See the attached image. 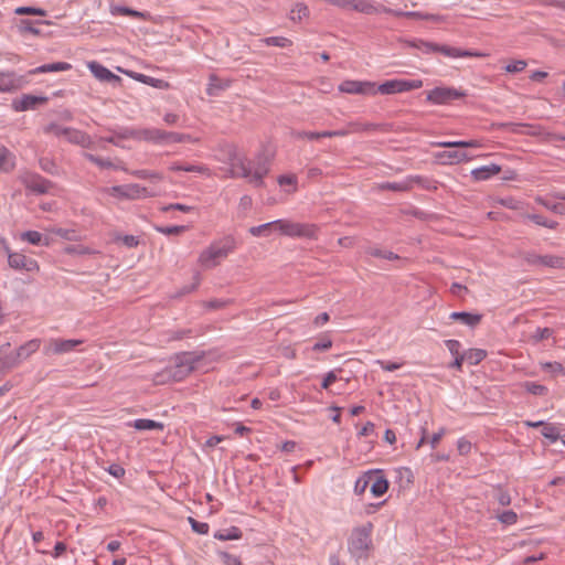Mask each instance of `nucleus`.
<instances>
[{
    "label": "nucleus",
    "mask_w": 565,
    "mask_h": 565,
    "mask_svg": "<svg viewBox=\"0 0 565 565\" xmlns=\"http://www.w3.org/2000/svg\"><path fill=\"white\" fill-rule=\"evenodd\" d=\"M372 531L373 524L370 522L352 530L348 540V548L354 558H367L372 547Z\"/></svg>",
    "instance_id": "nucleus-1"
},
{
    "label": "nucleus",
    "mask_w": 565,
    "mask_h": 565,
    "mask_svg": "<svg viewBox=\"0 0 565 565\" xmlns=\"http://www.w3.org/2000/svg\"><path fill=\"white\" fill-rule=\"evenodd\" d=\"M407 46L416 49L420 51L423 54H435L440 53L447 57H471V56H479L480 54L468 51V50H461L458 47H452L444 44H438L435 42H428L424 41L422 39H415L406 42Z\"/></svg>",
    "instance_id": "nucleus-2"
},
{
    "label": "nucleus",
    "mask_w": 565,
    "mask_h": 565,
    "mask_svg": "<svg viewBox=\"0 0 565 565\" xmlns=\"http://www.w3.org/2000/svg\"><path fill=\"white\" fill-rule=\"evenodd\" d=\"M235 238L231 235L225 236L222 241L211 244L204 249L199 257V262L204 267H214L217 260L227 257L235 249Z\"/></svg>",
    "instance_id": "nucleus-3"
},
{
    "label": "nucleus",
    "mask_w": 565,
    "mask_h": 565,
    "mask_svg": "<svg viewBox=\"0 0 565 565\" xmlns=\"http://www.w3.org/2000/svg\"><path fill=\"white\" fill-rule=\"evenodd\" d=\"M278 233L291 238L316 239L319 227L311 223L294 222L291 220L278 218Z\"/></svg>",
    "instance_id": "nucleus-4"
},
{
    "label": "nucleus",
    "mask_w": 565,
    "mask_h": 565,
    "mask_svg": "<svg viewBox=\"0 0 565 565\" xmlns=\"http://www.w3.org/2000/svg\"><path fill=\"white\" fill-rule=\"evenodd\" d=\"M107 195L119 201H135L154 196V192L138 183L113 185L103 190Z\"/></svg>",
    "instance_id": "nucleus-5"
},
{
    "label": "nucleus",
    "mask_w": 565,
    "mask_h": 565,
    "mask_svg": "<svg viewBox=\"0 0 565 565\" xmlns=\"http://www.w3.org/2000/svg\"><path fill=\"white\" fill-rule=\"evenodd\" d=\"M202 359L203 355L195 352H181L177 354L174 364L169 370L170 376L174 381H182L195 369L196 363Z\"/></svg>",
    "instance_id": "nucleus-6"
},
{
    "label": "nucleus",
    "mask_w": 565,
    "mask_h": 565,
    "mask_svg": "<svg viewBox=\"0 0 565 565\" xmlns=\"http://www.w3.org/2000/svg\"><path fill=\"white\" fill-rule=\"evenodd\" d=\"M423 86L422 79H404V78H395L386 81L380 84L377 87L375 86L376 93L382 95H393L398 93H405L414 89H418Z\"/></svg>",
    "instance_id": "nucleus-7"
},
{
    "label": "nucleus",
    "mask_w": 565,
    "mask_h": 565,
    "mask_svg": "<svg viewBox=\"0 0 565 565\" xmlns=\"http://www.w3.org/2000/svg\"><path fill=\"white\" fill-rule=\"evenodd\" d=\"M467 96L461 89L448 86H438L427 92L426 100L433 105H447L456 99Z\"/></svg>",
    "instance_id": "nucleus-8"
},
{
    "label": "nucleus",
    "mask_w": 565,
    "mask_h": 565,
    "mask_svg": "<svg viewBox=\"0 0 565 565\" xmlns=\"http://www.w3.org/2000/svg\"><path fill=\"white\" fill-rule=\"evenodd\" d=\"M0 244L3 245V247L8 254V263L11 268L17 269V270H25L29 273L39 269V265H38L36 260H34L32 258H28L23 254L10 252L9 246L4 238H0Z\"/></svg>",
    "instance_id": "nucleus-9"
},
{
    "label": "nucleus",
    "mask_w": 565,
    "mask_h": 565,
    "mask_svg": "<svg viewBox=\"0 0 565 565\" xmlns=\"http://www.w3.org/2000/svg\"><path fill=\"white\" fill-rule=\"evenodd\" d=\"M21 182L31 192L45 194L50 191L52 182L34 172H25L21 175Z\"/></svg>",
    "instance_id": "nucleus-10"
},
{
    "label": "nucleus",
    "mask_w": 565,
    "mask_h": 565,
    "mask_svg": "<svg viewBox=\"0 0 565 565\" xmlns=\"http://www.w3.org/2000/svg\"><path fill=\"white\" fill-rule=\"evenodd\" d=\"M49 102L46 96H36L32 94H23L12 100L11 107L14 111L34 110Z\"/></svg>",
    "instance_id": "nucleus-11"
},
{
    "label": "nucleus",
    "mask_w": 565,
    "mask_h": 565,
    "mask_svg": "<svg viewBox=\"0 0 565 565\" xmlns=\"http://www.w3.org/2000/svg\"><path fill=\"white\" fill-rule=\"evenodd\" d=\"M82 340L75 339H51L44 347V354H64L73 351L77 345L82 344Z\"/></svg>",
    "instance_id": "nucleus-12"
},
{
    "label": "nucleus",
    "mask_w": 565,
    "mask_h": 565,
    "mask_svg": "<svg viewBox=\"0 0 565 565\" xmlns=\"http://www.w3.org/2000/svg\"><path fill=\"white\" fill-rule=\"evenodd\" d=\"M350 10L364 14L387 13L394 15V12H396L394 9L371 0H351Z\"/></svg>",
    "instance_id": "nucleus-13"
},
{
    "label": "nucleus",
    "mask_w": 565,
    "mask_h": 565,
    "mask_svg": "<svg viewBox=\"0 0 565 565\" xmlns=\"http://www.w3.org/2000/svg\"><path fill=\"white\" fill-rule=\"evenodd\" d=\"M339 90L347 94L375 95V84L372 82L344 81L340 84Z\"/></svg>",
    "instance_id": "nucleus-14"
},
{
    "label": "nucleus",
    "mask_w": 565,
    "mask_h": 565,
    "mask_svg": "<svg viewBox=\"0 0 565 565\" xmlns=\"http://www.w3.org/2000/svg\"><path fill=\"white\" fill-rule=\"evenodd\" d=\"M25 83V78L14 72H0V93L15 92L22 88Z\"/></svg>",
    "instance_id": "nucleus-15"
},
{
    "label": "nucleus",
    "mask_w": 565,
    "mask_h": 565,
    "mask_svg": "<svg viewBox=\"0 0 565 565\" xmlns=\"http://www.w3.org/2000/svg\"><path fill=\"white\" fill-rule=\"evenodd\" d=\"M168 131L159 128H142L139 129L138 140L151 142L154 145H167Z\"/></svg>",
    "instance_id": "nucleus-16"
},
{
    "label": "nucleus",
    "mask_w": 565,
    "mask_h": 565,
    "mask_svg": "<svg viewBox=\"0 0 565 565\" xmlns=\"http://www.w3.org/2000/svg\"><path fill=\"white\" fill-rule=\"evenodd\" d=\"M88 68L92 72V74L102 82H107L111 84H119L121 82V78L114 74L111 71H109L107 67L102 65L98 62H90L88 63Z\"/></svg>",
    "instance_id": "nucleus-17"
},
{
    "label": "nucleus",
    "mask_w": 565,
    "mask_h": 565,
    "mask_svg": "<svg viewBox=\"0 0 565 565\" xmlns=\"http://www.w3.org/2000/svg\"><path fill=\"white\" fill-rule=\"evenodd\" d=\"M252 174V167L246 157L239 156L237 160L231 163L228 169L230 178H245L249 180Z\"/></svg>",
    "instance_id": "nucleus-18"
},
{
    "label": "nucleus",
    "mask_w": 565,
    "mask_h": 565,
    "mask_svg": "<svg viewBox=\"0 0 565 565\" xmlns=\"http://www.w3.org/2000/svg\"><path fill=\"white\" fill-rule=\"evenodd\" d=\"M269 172V163L266 158L258 157L257 162L254 168H252V174L249 177V182L253 183L255 186H263L264 185V178Z\"/></svg>",
    "instance_id": "nucleus-19"
},
{
    "label": "nucleus",
    "mask_w": 565,
    "mask_h": 565,
    "mask_svg": "<svg viewBox=\"0 0 565 565\" xmlns=\"http://www.w3.org/2000/svg\"><path fill=\"white\" fill-rule=\"evenodd\" d=\"M111 15H128L136 19L152 20V15L148 11H138L126 6H110Z\"/></svg>",
    "instance_id": "nucleus-20"
},
{
    "label": "nucleus",
    "mask_w": 565,
    "mask_h": 565,
    "mask_svg": "<svg viewBox=\"0 0 565 565\" xmlns=\"http://www.w3.org/2000/svg\"><path fill=\"white\" fill-rule=\"evenodd\" d=\"M504 127L514 134H522L527 136H541L542 128L523 122H508Z\"/></svg>",
    "instance_id": "nucleus-21"
},
{
    "label": "nucleus",
    "mask_w": 565,
    "mask_h": 565,
    "mask_svg": "<svg viewBox=\"0 0 565 565\" xmlns=\"http://www.w3.org/2000/svg\"><path fill=\"white\" fill-rule=\"evenodd\" d=\"M500 171L501 167L499 164L491 163L473 169L471 175L476 181H486L500 173Z\"/></svg>",
    "instance_id": "nucleus-22"
},
{
    "label": "nucleus",
    "mask_w": 565,
    "mask_h": 565,
    "mask_svg": "<svg viewBox=\"0 0 565 565\" xmlns=\"http://www.w3.org/2000/svg\"><path fill=\"white\" fill-rule=\"evenodd\" d=\"M231 81L217 77L215 74H211L209 77V84L206 94L209 96H218L223 90L228 88Z\"/></svg>",
    "instance_id": "nucleus-23"
},
{
    "label": "nucleus",
    "mask_w": 565,
    "mask_h": 565,
    "mask_svg": "<svg viewBox=\"0 0 565 565\" xmlns=\"http://www.w3.org/2000/svg\"><path fill=\"white\" fill-rule=\"evenodd\" d=\"M437 158L443 163H448V164L459 163V162L468 161L471 159V157H469L467 154V152L460 151V150L441 151L437 154Z\"/></svg>",
    "instance_id": "nucleus-24"
},
{
    "label": "nucleus",
    "mask_w": 565,
    "mask_h": 565,
    "mask_svg": "<svg viewBox=\"0 0 565 565\" xmlns=\"http://www.w3.org/2000/svg\"><path fill=\"white\" fill-rule=\"evenodd\" d=\"M450 319L460 321L462 324L475 328L482 319L479 313H471L466 311H455L450 315Z\"/></svg>",
    "instance_id": "nucleus-25"
},
{
    "label": "nucleus",
    "mask_w": 565,
    "mask_h": 565,
    "mask_svg": "<svg viewBox=\"0 0 565 565\" xmlns=\"http://www.w3.org/2000/svg\"><path fill=\"white\" fill-rule=\"evenodd\" d=\"M395 17H407V18H414V19H420V20H430L434 22H445L446 17L439 15V14H431V13H423L419 11H401L396 10L394 12Z\"/></svg>",
    "instance_id": "nucleus-26"
},
{
    "label": "nucleus",
    "mask_w": 565,
    "mask_h": 565,
    "mask_svg": "<svg viewBox=\"0 0 565 565\" xmlns=\"http://www.w3.org/2000/svg\"><path fill=\"white\" fill-rule=\"evenodd\" d=\"M277 223H278V220H275V221L264 223V224H260L257 226H252L248 228V232L252 236H255V237H267L273 232H278Z\"/></svg>",
    "instance_id": "nucleus-27"
},
{
    "label": "nucleus",
    "mask_w": 565,
    "mask_h": 565,
    "mask_svg": "<svg viewBox=\"0 0 565 565\" xmlns=\"http://www.w3.org/2000/svg\"><path fill=\"white\" fill-rule=\"evenodd\" d=\"M72 68V65L66 62H56L50 64H43L38 66L29 72V74H41V73H51V72H64Z\"/></svg>",
    "instance_id": "nucleus-28"
},
{
    "label": "nucleus",
    "mask_w": 565,
    "mask_h": 565,
    "mask_svg": "<svg viewBox=\"0 0 565 565\" xmlns=\"http://www.w3.org/2000/svg\"><path fill=\"white\" fill-rule=\"evenodd\" d=\"M40 345L41 341L39 339L30 340L26 343L20 345L15 351L20 362L26 360L32 353L36 352L40 349Z\"/></svg>",
    "instance_id": "nucleus-29"
},
{
    "label": "nucleus",
    "mask_w": 565,
    "mask_h": 565,
    "mask_svg": "<svg viewBox=\"0 0 565 565\" xmlns=\"http://www.w3.org/2000/svg\"><path fill=\"white\" fill-rule=\"evenodd\" d=\"M21 239L28 242L31 245L35 246H49L50 245V238L46 236H43L38 231H26L21 234Z\"/></svg>",
    "instance_id": "nucleus-30"
},
{
    "label": "nucleus",
    "mask_w": 565,
    "mask_h": 565,
    "mask_svg": "<svg viewBox=\"0 0 565 565\" xmlns=\"http://www.w3.org/2000/svg\"><path fill=\"white\" fill-rule=\"evenodd\" d=\"M129 426L137 430H163L164 428L162 423L146 418L135 419L134 422L129 423Z\"/></svg>",
    "instance_id": "nucleus-31"
},
{
    "label": "nucleus",
    "mask_w": 565,
    "mask_h": 565,
    "mask_svg": "<svg viewBox=\"0 0 565 565\" xmlns=\"http://www.w3.org/2000/svg\"><path fill=\"white\" fill-rule=\"evenodd\" d=\"M521 216L524 220L532 221L536 225H540V226H543V227H546V228H550V230H555L558 226V223L556 221L547 220L546 217H544V216H542L540 214L523 213V214H521Z\"/></svg>",
    "instance_id": "nucleus-32"
},
{
    "label": "nucleus",
    "mask_w": 565,
    "mask_h": 565,
    "mask_svg": "<svg viewBox=\"0 0 565 565\" xmlns=\"http://www.w3.org/2000/svg\"><path fill=\"white\" fill-rule=\"evenodd\" d=\"M242 535V530L237 526L218 530L214 533V537L218 541L239 540Z\"/></svg>",
    "instance_id": "nucleus-33"
},
{
    "label": "nucleus",
    "mask_w": 565,
    "mask_h": 565,
    "mask_svg": "<svg viewBox=\"0 0 565 565\" xmlns=\"http://www.w3.org/2000/svg\"><path fill=\"white\" fill-rule=\"evenodd\" d=\"M14 156L6 147H0V170L9 172L14 168Z\"/></svg>",
    "instance_id": "nucleus-34"
},
{
    "label": "nucleus",
    "mask_w": 565,
    "mask_h": 565,
    "mask_svg": "<svg viewBox=\"0 0 565 565\" xmlns=\"http://www.w3.org/2000/svg\"><path fill=\"white\" fill-rule=\"evenodd\" d=\"M437 146L443 148H479L480 141L477 139L471 140H458V141H441Z\"/></svg>",
    "instance_id": "nucleus-35"
},
{
    "label": "nucleus",
    "mask_w": 565,
    "mask_h": 565,
    "mask_svg": "<svg viewBox=\"0 0 565 565\" xmlns=\"http://www.w3.org/2000/svg\"><path fill=\"white\" fill-rule=\"evenodd\" d=\"M382 190H388L394 192H407L411 190V180L407 177L405 180L399 182H384L380 185Z\"/></svg>",
    "instance_id": "nucleus-36"
},
{
    "label": "nucleus",
    "mask_w": 565,
    "mask_h": 565,
    "mask_svg": "<svg viewBox=\"0 0 565 565\" xmlns=\"http://www.w3.org/2000/svg\"><path fill=\"white\" fill-rule=\"evenodd\" d=\"M487 356V351L482 349H469L463 352V358H466V362L470 365L479 364Z\"/></svg>",
    "instance_id": "nucleus-37"
},
{
    "label": "nucleus",
    "mask_w": 565,
    "mask_h": 565,
    "mask_svg": "<svg viewBox=\"0 0 565 565\" xmlns=\"http://www.w3.org/2000/svg\"><path fill=\"white\" fill-rule=\"evenodd\" d=\"M21 362H20L19 358L17 356L15 351L0 355V370L1 371L14 369Z\"/></svg>",
    "instance_id": "nucleus-38"
},
{
    "label": "nucleus",
    "mask_w": 565,
    "mask_h": 565,
    "mask_svg": "<svg viewBox=\"0 0 565 565\" xmlns=\"http://www.w3.org/2000/svg\"><path fill=\"white\" fill-rule=\"evenodd\" d=\"M83 156L88 161L93 162L94 164L98 166L102 169H119V167L115 166L108 158H100L89 152H84Z\"/></svg>",
    "instance_id": "nucleus-39"
},
{
    "label": "nucleus",
    "mask_w": 565,
    "mask_h": 565,
    "mask_svg": "<svg viewBox=\"0 0 565 565\" xmlns=\"http://www.w3.org/2000/svg\"><path fill=\"white\" fill-rule=\"evenodd\" d=\"M388 490V481L383 476H379L375 478L374 482L371 484V493L374 497H381Z\"/></svg>",
    "instance_id": "nucleus-40"
},
{
    "label": "nucleus",
    "mask_w": 565,
    "mask_h": 565,
    "mask_svg": "<svg viewBox=\"0 0 565 565\" xmlns=\"http://www.w3.org/2000/svg\"><path fill=\"white\" fill-rule=\"evenodd\" d=\"M111 132L118 138V140L134 139L138 140L139 129L130 127H120L118 129H111Z\"/></svg>",
    "instance_id": "nucleus-41"
},
{
    "label": "nucleus",
    "mask_w": 565,
    "mask_h": 565,
    "mask_svg": "<svg viewBox=\"0 0 565 565\" xmlns=\"http://www.w3.org/2000/svg\"><path fill=\"white\" fill-rule=\"evenodd\" d=\"M409 180H411V189L413 188L414 184H417L425 190H436L437 189L436 181L425 178V177L409 175Z\"/></svg>",
    "instance_id": "nucleus-42"
},
{
    "label": "nucleus",
    "mask_w": 565,
    "mask_h": 565,
    "mask_svg": "<svg viewBox=\"0 0 565 565\" xmlns=\"http://www.w3.org/2000/svg\"><path fill=\"white\" fill-rule=\"evenodd\" d=\"M541 267L563 268L564 259L555 255H541Z\"/></svg>",
    "instance_id": "nucleus-43"
},
{
    "label": "nucleus",
    "mask_w": 565,
    "mask_h": 565,
    "mask_svg": "<svg viewBox=\"0 0 565 565\" xmlns=\"http://www.w3.org/2000/svg\"><path fill=\"white\" fill-rule=\"evenodd\" d=\"M542 435L551 443H555L561 439V429L554 424H545L542 429Z\"/></svg>",
    "instance_id": "nucleus-44"
},
{
    "label": "nucleus",
    "mask_w": 565,
    "mask_h": 565,
    "mask_svg": "<svg viewBox=\"0 0 565 565\" xmlns=\"http://www.w3.org/2000/svg\"><path fill=\"white\" fill-rule=\"evenodd\" d=\"M198 139L188 134L168 131L167 145L178 142H196Z\"/></svg>",
    "instance_id": "nucleus-45"
},
{
    "label": "nucleus",
    "mask_w": 565,
    "mask_h": 565,
    "mask_svg": "<svg viewBox=\"0 0 565 565\" xmlns=\"http://www.w3.org/2000/svg\"><path fill=\"white\" fill-rule=\"evenodd\" d=\"M366 253L373 257L384 258L387 260H396L399 256L391 250H385L376 247L367 248Z\"/></svg>",
    "instance_id": "nucleus-46"
},
{
    "label": "nucleus",
    "mask_w": 565,
    "mask_h": 565,
    "mask_svg": "<svg viewBox=\"0 0 565 565\" xmlns=\"http://www.w3.org/2000/svg\"><path fill=\"white\" fill-rule=\"evenodd\" d=\"M39 164H40V168L49 174L57 175L60 172L57 164L51 158H47V157L40 158Z\"/></svg>",
    "instance_id": "nucleus-47"
},
{
    "label": "nucleus",
    "mask_w": 565,
    "mask_h": 565,
    "mask_svg": "<svg viewBox=\"0 0 565 565\" xmlns=\"http://www.w3.org/2000/svg\"><path fill=\"white\" fill-rule=\"evenodd\" d=\"M525 391L535 396H544L548 393V388L535 382H525L523 384Z\"/></svg>",
    "instance_id": "nucleus-48"
},
{
    "label": "nucleus",
    "mask_w": 565,
    "mask_h": 565,
    "mask_svg": "<svg viewBox=\"0 0 565 565\" xmlns=\"http://www.w3.org/2000/svg\"><path fill=\"white\" fill-rule=\"evenodd\" d=\"M309 14V9L305 3L298 2L295 4L290 12V19L292 21H300L302 18Z\"/></svg>",
    "instance_id": "nucleus-49"
},
{
    "label": "nucleus",
    "mask_w": 565,
    "mask_h": 565,
    "mask_svg": "<svg viewBox=\"0 0 565 565\" xmlns=\"http://www.w3.org/2000/svg\"><path fill=\"white\" fill-rule=\"evenodd\" d=\"M262 41L269 46L288 47L291 45V41L285 36H269Z\"/></svg>",
    "instance_id": "nucleus-50"
},
{
    "label": "nucleus",
    "mask_w": 565,
    "mask_h": 565,
    "mask_svg": "<svg viewBox=\"0 0 565 565\" xmlns=\"http://www.w3.org/2000/svg\"><path fill=\"white\" fill-rule=\"evenodd\" d=\"M64 252L68 255H92L96 252L84 245H68L64 248Z\"/></svg>",
    "instance_id": "nucleus-51"
},
{
    "label": "nucleus",
    "mask_w": 565,
    "mask_h": 565,
    "mask_svg": "<svg viewBox=\"0 0 565 565\" xmlns=\"http://www.w3.org/2000/svg\"><path fill=\"white\" fill-rule=\"evenodd\" d=\"M131 174L139 179H151L157 181H161L163 179L162 173L150 170H135Z\"/></svg>",
    "instance_id": "nucleus-52"
},
{
    "label": "nucleus",
    "mask_w": 565,
    "mask_h": 565,
    "mask_svg": "<svg viewBox=\"0 0 565 565\" xmlns=\"http://www.w3.org/2000/svg\"><path fill=\"white\" fill-rule=\"evenodd\" d=\"M498 203L510 210H521L523 206V202L513 196L501 198L498 200Z\"/></svg>",
    "instance_id": "nucleus-53"
},
{
    "label": "nucleus",
    "mask_w": 565,
    "mask_h": 565,
    "mask_svg": "<svg viewBox=\"0 0 565 565\" xmlns=\"http://www.w3.org/2000/svg\"><path fill=\"white\" fill-rule=\"evenodd\" d=\"M14 13L18 15H24V14H33V15H41L44 17L46 12L41 8L35 7H18L14 10Z\"/></svg>",
    "instance_id": "nucleus-54"
},
{
    "label": "nucleus",
    "mask_w": 565,
    "mask_h": 565,
    "mask_svg": "<svg viewBox=\"0 0 565 565\" xmlns=\"http://www.w3.org/2000/svg\"><path fill=\"white\" fill-rule=\"evenodd\" d=\"M129 76H131L132 78L143 83V84H149L151 86H154V87H158V83H161L160 79H157V78H153V77H150L148 75H145V74H140V73H134V72H126Z\"/></svg>",
    "instance_id": "nucleus-55"
},
{
    "label": "nucleus",
    "mask_w": 565,
    "mask_h": 565,
    "mask_svg": "<svg viewBox=\"0 0 565 565\" xmlns=\"http://www.w3.org/2000/svg\"><path fill=\"white\" fill-rule=\"evenodd\" d=\"M370 479H371V477H366V476H362L356 479L355 484H354L355 494L361 495L365 492V490L367 489V487L370 484Z\"/></svg>",
    "instance_id": "nucleus-56"
},
{
    "label": "nucleus",
    "mask_w": 565,
    "mask_h": 565,
    "mask_svg": "<svg viewBox=\"0 0 565 565\" xmlns=\"http://www.w3.org/2000/svg\"><path fill=\"white\" fill-rule=\"evenodd\" d=\"M183 171L185 172H196L204 175H211L210 169L204 164H190L183 163Z\"/></svg>",
    "instance_id": "nucleus-57"
},
{
    "label": "nucleus",
    "mask_w": 565,
    "mask_h": 565,
    "mask_svg": "<svg viewBox=\"0 0 565 565\" xmlns=\"http://www.w3.org/2000/svg\"><path fill=\"white\" fill-rule=\"evenodd\" d=\"M70 127H63L58 124H50L45 127V132L53 134L56 137L66 136Z\"/></svg>",
    "instance_id": "nucleus-58"
},
{
    "label": "nucleus",
    "mask_w": 565,
    "mask_h": 565,
    "mask_svg": "<svg viewBox=\"0 0 565 565\" xmlns=\"http://www.w3.org/2000/svg\"><path fill=\"white\" fill-rule=\"evenodd\" d=\"M499 521L503 524H507V525H512L514 523H516L518 521V515L514 511L512 510H508V511H503L500 515H499Z\"/></svg>",
    "instance_id": "nucleus-59"
},
{
    "label": "nucleus",
    "mask_w": 565,
    "mask_h": 565,
    "mask_svg": "<svg viewBox=\"0 0 565 565\" xmlns=\"http://www.w3.org/2000/svg\"><path fill=\"white\" fill-rule=\"evenodd\" d=\"M21 33L39 34L40 31L33 26V22L29 19H22L19 24Z\"/></svg>",
    "instance_id": "nucleus-60"
},
{
    "label": "nucleus",
    "mask_w": 565,
    "mask_h": 565,
    "mask_svg": "<svg viewBox=\"0 0 565 565\" xmlns=\"http://www.w3.org/2000/svg\"><path fill=\"white\" fill-rule=\"evenodd\" d=\"M52 232L67 241L76 239V232L74 230L57 227L53 228Z\"/></svg>",
    "instance_id": "nucleus-61"
},
{
    "label": "nucleus",
    "mask_w": 565,
    "mask_h": 565,
    "mask_svg": "<svg viewBox=\"0 0 565 565\" xmlns=\"http://www.w3.org/2000/svg\"><path fill=\"white\" fill-rule=\"evenodd\" d=\"M223 565H242L241 559L238 556L230 554L227 552H220L218 553Z\"/></svg>",
    "instance_id": "nucleus-62"
},
{
    "label": "nucleus",
    "mask_w": 565,
    "mask_h": 565,
    "mask_svg": "<svg viewBox=\"0 0 565 565\" xmlns=\"http://www.w3.org/2000/svg\"><path fill=\"white\" fill-rule=\"evenodd\" d=\"M526 67V62L524 60H516L512 63L508 64L504 70L508 73H519L522 72Z\"/></svg>",
    "instance_id": "nucleus-63"
},
{
    "label": "nucleus",
    "mask_w": 565,
    "mask_h": 565,
    "mask_svg": "<svg viewBox=\"0 0 565 565\" xmlns=\"http://www.w3.org/2000/svg\"><path fill=\"white\" fill-rule=\"evenodd\" d=\"M445 345L454 358L462 354L460 353L461 343L458 340H446Z\"/></svg>",
    "instance_id": "nucleus-64"
}]
</instances>
